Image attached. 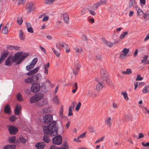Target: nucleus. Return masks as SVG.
I'll return each mask as SVG.
<instances>
[{"label":"nucleus","mask_w":149,"mask_h":149,"mask_svg":"<svg viewBox=\"0 0 149 149\" xmlns=\"http://www.w3.org/2000/svg\"><path fill=\"white\" fill-rule=\"evenodd\" d=\"M136 2L135 0H129V7L131 8L133 6L135 5Z\"/></svg>","instance_id":"26"},{"label":"nucleus","mask_w":149,"mask_h":149,"mask_svg":"<svg viewBox=\"0 0 149 149\" xmlns=\"http://www.w3.org/2000/svg\"><path fill=\"white\" fill-rule=\"evenodd\" d=\"M104 43L110 47H111L113 46V44L112 43L109 42L105 40H103V41Z\"/></svg>","instance_id":"35"},{"label":"nucleus","mask_w":149,"mask_h":149,"mask_svg":"<svg viewBox=\"0 0 149 149\" xmlns=\"http://www.w3.org/2000/svg\"><path fill=\"white\" fill-rule=\"evenodd\" d=\"M19 47L17 46H8L7 47V48L8 49L12 50V49H15L16 50H19Z\"/></svg>","instance_id":"32"},{"label":"nucleus","mask_w":149,"mask_h":149,"mask_svg":"<svg viewBox=\"0 0 149 149\" xmlns=\"http://www.w3.org/2000/svg\"><path fill=\"white\" fill-rule=\"evenodd\" d=\"M52 101L54 104H58L59 103V100L57 96H54L52 99Z\"/></svg>","instance_id":"25"},{"label":"nucleus","mask_w":149,"mask_h":149,"mask_svg":"<svg viewBox=\"0 0 149 149\" xmlns=\"http://www.w3.org/2000/svg\"><path fill=\"white\" fill-rule=\"evenodd\" d=\"M112 123L111 118L109 117H107L105 121V124L108 127H110L111 126Z\"/></svg>","instance_id":"12"},{"label":"nucleus","mask_w":149,"mask_h":149,"mask_svg":"<svg viewBox=\"0 0 149 149\" xmlns=\"http://www.w3.org/2000/svg\"><path fill=\"white\" fill-rule=\"evenodd\" d=\"M63 20L65 22L68 24L69 22V20L68 15L67 13H64L63 15Z\"/></svg>","instance_id":"20"},{"label":"nucleus","mask_w":149,"mask_h":149,"mask_svg":"<svg viewBox=\"0 0 149 149\" xmlns=\"http://www.w3.org/2000/svg\"><path fill=\"white\" fill-rule=\"evenodd\" d=\"M100 74L101 78L104 81H106L107 82L108 74L105 70L104 69H102L100 71Z\"/></svg>","instance_id":"5"},{"label":"nucleus","mask_w":149,"mask_h":149,"mask_svg":"<svg viewBox=\"0 0 149 149\" xmlns=\"http://www.w3.org/2000/svg\"><path fill=\"white\" fill-rule=\"evenodd\" d=\"M20 141L23 143H25L26 142V139L22 136H20L19 138Z\"/></svg>","instance_id":"46"},{"label":"nucleus","mask_w":149,"mask_h":149,"mask_svg":"<svg viewBox=\"0 0 149 149\" xmlns=\"http://www.w3.org/2000/svg\"><path fill=\"white\" fill-rule=\"evenodd\" d=\"M43 140L44 142L47 143H48L50 141V139H49V136L47 135H44Z\"/></svg>","instance_id":"30"},{"label":"nucleus","mask_w":149,"mask_h":149,"mask_svg":"<svg viewBox=\"0 0 149 149\" xmlns=\"http://www.w3.org/2000/svg\"><path fill=\"white\" fill-rule=\"evenodd\" d=\"M49 19V17L48 16H46L45 15L44 16V17L42 19V21L43 22H47L48 20Z\"/></svg>","instance_id":"52"},{"label":"nucleus","mask_w":149,"mask_h":149,"mask_svg":"<svg viewBox=\"0 0 149 149\" xmlns=\"http://www.w3.org/2000/svg\"><path fill=\"white\" fill-rule=\"evenodd\" d=\"M133 8H135L136 9V10L137 11L138 16L143 15L144 14V13L138 7L136 6L135 7H134Z\"/></svg>","instance_id":"14"},{"label":"nucleus","mask_w":149,"mask_h":149,"mask_svg":"<svg viewBox=\"0 0 149 149\" xmlns=\"http://www.w3.org/2000/svg\"><path fill=\"white\" fill-rule=\"evenodd\" d=\"M61 46L64 47V48H66L67 47H68L69 46L68 45L65 44V43L63 42L61 43Z\"/></svg>","instance_id":"57"},{"label":"nucleus","mask_w":149,"mask_h":149,"mask_svg":"<svg viewBox=\"0 0 149 149\" xmlns=\"http://www.w3.org/2000/svg\"><path fill=\"white\" fill-rule=\"evenodd\" d=\"M81 38L83 40L86 41L87 40L86 36L85 35H83L81 36Z\"/></svg>","instance_id":"58"},{"label":"nucleus","mask_w":149,"mask_h":149,"mask_svg":"<svg viewBox=\"0 0 149 149\" xmlns=\"http://www.w3.org/2000/svg\"><path fill=\"white\" fill-rule=\"evenodd\" d=\"M17 100L19 101H23L24 100L22 96L20 93L18 94L17 95Z\"/></svg>","instance_id":"34"},{"label":"nucleus","mask_w":149,"mask_h":149,"mask_svg":"<svg viewBox=\"0 0 149 149\" xmlns=\"http://www.w3.org/2000/svg\"><path fill=\"white\" fill-rule=\"evenodd\" d=\"M128 34L127 32H125L121 34L120 38V39H123Z\"/></svg>","instance_id":"44"},{"label":"nucleus","mask_w":149,"mask_h":149,"mask_svg":"<svg viewBox=\"0 0 149 149\" xmlns=\"http://www.w3.org/2000/svg\"><path fill=\"white\" fill-rule=\"evenodd\" d=\"M8 130L10 134H15L18 131L17 128L13 126H9L8 127Z\"/></svg>","instance_id":"6"},{"label":"nucleus","mask_w":149,"mask_h":149,"mask_svg":"<svg viewBox=\"0 0 149 149\" xmlns=\"http://www.w3.org/2000/svg\"><path fill=\"white\" fill-rule=\"evenodd\" d=\"M27 55L26 54H24L23 55H22V56H21V57L20 58V60H19L18 61H17V64H19L21 62V61L24 59L27 56Z\"/></svg>","instance_id":"36"},{"label":"nucleus","mask_w":149,"mask_h":149,"mask_svg":"<svg viewBox=\"0 0 149 149\" xmlns=\"http://www.w3.org/2000/svg\"><path fill=\"white\" fill-rule=\"evenodd\" d=\"M148 58V56L147 55H145L143 57V59L141 60V61L142 62V63L143 62H145L147 60Z\"/></svg>","instance_id":"53"},{"label":"nucleus","mask_w":149,"mask_h":149,"mask_svg":"<svg viewBox=\"0 0 149 149\" xmlns=\"http://www.w3.org/2000/svg\"><path fill=\"white\" fill-rule=\"evenodd\" d=\"M88 130L90 132H94V130L93 127L92 126H90L88 128Z\"/></svg>","instance_id":"54"},{"label":"nucleus","mask_w":149,"mask_h":149,"mask_svg":"<svg viewBox=\"0 0 149 149\" xmlns=\"http://www.w3.org/2000/svg\"><path fill=\"white\" fill-rule=\"evenodd\" d=\"M44 77H42L40 73H38V82L42 81V80L44 79Z\"/></svg>","instance_id":"41"},{"label":"nucleus","mask_w":149,"mask_h":149,"mask_svg":"<svg viewBox=\"0 0 149 149\" xmlns=\"http://www.w3.org/2000/svg\"><path fill=\"white\" fill-rule=\"evenodd\" d=\"M81 67L79 62L77 61L75 63L74 68L73 69V73L75 75H77Z\"/></svg>","instance_id":"3"},{"label":"nucleus","mask_w":149,"mask_h":149,"mask_svg":"<svg viewBox=\"0 0 149 149\" xmlns=\"http://www.w3.org/2000/svg\"><path fill=\"white\" fill-rule=\"evenodd\" d=\"M62 145L63 146L65 147V148L63 147L57 148L56 146L52 145L51 146L50 149H66V148L68 147V145L66 143L63 144Z\"/></svg>","instance_id":"13"},{"label":"nucleus","mask_w":149,"mask_h":149,"mask_svg":"<svg viewBox=\"0 0 149 149\" xmlns=\"http://www.w3.org/2000/svg\"><path fill=\"white\" fill-rule=\"evenodd\" d=\"M44 95L42 93H38V101L42 99Z\"/></svg>","instance_id":"48"},{"label":"nucleus","mask_w":149,"mask_h":149,"mask_svg":"<svg viewBox=\"0 0 149 149\" xmlns=\"http://www.w3.org/2000/svg\"><path fill=\"white\" fill-rule=\"evenodd\" d=\"M143 78L141 77L139 75H138L137 76V78L136 79V81H141L142 80Z\"/></svg>","instance_id":"62"},{"label":"nucleus","mask_w":149,"mask_h":149,"mask_svg":"<svg viewBox=\"0 0 149 149\" xmlns=\"http://www.w3.org/2000/svg\"><path fill=\"white\" fill-rule=\"evenodd\" d=\"M39 90H40L41 91H42L44 90L45 88V86L44 85V84L43 83H39Z\"/></svg>","instance_id":"27"},{"label":"nucleus","mask_w":149,"mask_h":149,"mask_svg":"<svg viewBox=\"0 0 149 149\" xmlns=\"http://www.w3.org/2000/svg\"><path fill=\"white\" fill-rule=\"evenodd\" d=\"M61 43L60 42H57L56 45V48H57V49H59L60 48H59V47L60 46H61Z\"/></svg>","instance_id":"63"},{"label":"nucleus","mask_w":149,"mask_h":149,"mask_svg":"<svg viewBox=\"0 0 149 149\" xmlns=\"http://www.w3.org/2000/svg\"><path fill=\"white\" fill-rule=\"evenodd\" d=\"M121 94L123 96L125 100H128L129 99V98L127 96V94L126 92L122 91L121 93Z\"/></svg>","instance_id":"39"},{"label":"nucleus","mask_w":149,"mask_h":149,"mask_svg":"<svg viewBox=\"0 0 149 149\" xmlns=\"http://www.w3.org/2000/svg\"><path fill=\"white\" fill-rule=\"evenodd\" d=\"M45 146V144L44 142H39L38 143V149H43Z\"/></svg>","instance_id":"24"},{"label":"nucleus","mask_w":149,"mask_h":149,"mask_svg":"<svg viewBox=\"0 0 149 149\" xmlns=\"http://www.w3.org/2000/svg\"><path fill=\"white\" fill-rule=\"evenodd\" d=\"M11 122H13L15 119V116H11L9 118Z\"/></svg>","instance_id":"59"},{"label":"nucleus","mask_w":149,"mask_h":149,"mask_svg":"<svg viewBox=\"0 0 149 149\" xmlns=\"http://www.w3.org/2000/svg\"><path fill=\"white\" fill-rule=\"evenodd\" d=\"M19 37L21 40H24L25 38V35L24 33L22 30H20L19 32Z\"/></svg>","instance_id":"29"},{"label":"nucleus","mask_w":149,"mask_h":149,"mask_svg":"<svg viewBox=\"0 0 149 149\" xmlns=\"http://www.w3.org/2000/svg\"><path fill=\"white\" fill-rule=\"evenodd\" d=\"M8 54V52L7 51L5 52L1 56L0 59V63H1V61L4 60V58L7 56Z\"/></svg>","instance_id":"22"},{"label":"nucleus","mask_w":149,"mask_h":149,"mask_svg":"<svg viewBox=\"0 0 149 149\" xmlns=\"http://www.w3.org/2000/svg\"><path fill=\"white\" fill-rule=\"evenodd\" d=\"M21 109V107L20 106L17 105L15 107V114L16 115H19V112Z\"/></svg>","instance_id":"19"},{"label":"nucleus","mask_w":149,"mask_h":149,"mask_svg":"<svg viewBox=\"0 0 149 149\" xmlns=\"http://www.w3.org/2000/svg\"><path fill=\"white\" fill-rule=\"evenodd\" d=\"M43 123H49L51 122L47 126H43L42 127L44 132L47 134H50L51 136L55 135L57 133V128L56 126V122H52L53 120L52 116L51 115H46L43 117Z\"/></svg>","instance_id":"1"},{"label":"nucleus","mask_w":149,"mask_h":149,"mask_svg":"<svg viewBox=\"0 0 149 149\" xmlns=\"http://www.w3.org/2000/svg\"><path fill=\"white\" fill-rule=\"evenodd\" d=\"M143 16L145 19L146 20H149V13L146 12L145 13H144Z\"/></svg>","instance_id":"37"},{"label":"nucleus","mask_w":149,"mask_h":149,"mask_svg":"<svg viewBox=\"0 0 149 149\" xmlns=\"http://www.w3.org/2000/svg\"><path fill=\"white\" fill-rule=\"evenodd\" d=\"M62 136L59 135L55 136L52 139V142L54 144L60 145L62 143Z\"/></svg>","instance_id":"2"},{"label":"nucleus","mask_w":149,"mask_h":149,"mask_svg":"<svg viewBox=\"0 0 149 149\" xmlns=\"http://www.w3.org/2000/svg\"><path fill=\"white\" fill-rule=\"evenodd\" d=\"M102 58V56L101 55H97L95 57V59L98 60H101Z\"/></svg>","instance_id":"55"},{"label":"nucleus","mask_w":149,"mask_h":149,"mask_svg":"<svg viewBox=\"0 0 149 149\" xmlns=\"http://www.w3.org/2000/svg\"><path fill=\"white\" fill-rule=\"evenodd\" d=\"M22 22L23 20L22 17H19L17 18V23L19 25H21Z\"/></svg>","instance_id":"42"},{"label":"nucleus","mask_w":149,"mask_h":149,"mask_svg":"<svg viewBox=\"0 0 149 149\" xmlns=\"http://www.w3.org/2000/svg\"><path fill=\"white\" fill-rule=\"evenodd\" d=\"M30 102L31 103H34L37 101V95L36 94L35 95L31 97L30 99Z\"/></svg>","instance_id":"18"},{"label":"nucleus","mask_w":149,"mask_h":149,"mask_svg":"<svg viewBox=\"0 0 149 149\" xmlns=\"http://www.w3.org/2000/svg\"><path fill=\"white\" fill-rule=\"evenodd\" d=\"M141 143L142 145L143 146H149V142H147L146 143H145L143 142H142Z\"/></svg>","instance_id":"64"},{"label":"nucleus","mask_w":149,"mask_h":149,"mask_svg":"<svg viewBox=\"0 0 149 149\" xmlns=\"http://www.w3.org/2000/svg\"><path fill=\"white\" fill-rule=\"evenodd\" d=\"M15 137L14 136L10 137L9 139V141L10 143H14L15 141Z\"/></svg>","instance_id":"45"},{"label":"nucleus","mask_w":149,"mask_h":149,"mask_svg":"<svg viewBox=\"0 0 149 149\" xmlns=\"http://www.w3.org/2000/svg\"><path fill=\"white\" fill-rule=\"evenodd\" d=\"M15 148L16 146L15 145H8L4 146L3 149H14Z\"/></svg>","instance_id":"23"},{"label":"nucleus","mask_w":149,"mask_h":149,"mask_svg":"<svg viewBox=\"0 0 149 149\" xmlns=\"http://www.w3.org/2000/svg\"><path fill=\"white\" fill-rule=\"evenodd\" d=\"M101 6L98 2L97 3L95 4H94L93 5V6L95 8H97L98 7Z\"/></svg>","instance_id":"61"},{"label":"nucleus","mask_w":149,"mask_h":149,"mask_svg":"<svg viewBox=\"0 0 149 149\" xmlns=\"http://www.w3.org/2000/svg\"><path fill=\"white\" fill-rule=\"evenodd\" d=\"M103 87V85L100 83H98L96 85V89L99 91Z\"/></svg>","instance_id":"28"},{"label":"nucleus","mask_w":149,"mask_h":149,"mask_svg":"<svg viewBox=\"0 0 149 149\" xmlns=\"http://www.w3.org/2000/svg\"><path fill=\"white\" fill-rule=\"evenodd\" d=\"M31 91L33 93H35L37 92V82L32 83L31 87Z\"/></svg>","instance_id":"10"},{"label":"nucleus","mask_w":149,"mask_h":149,"mask_svg":"<svg viewBox=\"0 0 149 149\" xmlns=\"http://www.w3.org/2000/svg\"><path fill=\"white\" fill-rule=\"evenodd\" d=\"M55 1V0H45V3L47 4L51 5Z\"/></svg>","instance_id":"43"},{"label":"nucleus","mask_w":149,"mask_h":149,"mask_svg":"<svg viewBox=\"0 0 149 149\" xmlns=\"http://www.w3.org/2000/svg\"><path fill=\"white\" fill-rule=\"evenodd\" d=\"M13 62L12 59V57L9 56L5 61V64L7 66H10Z\"/></svg>","instance_id":"16"},{"label":"nucleus","mask_w":149,"mask_h":149,"mask_svg":"<svg viewBox=\"0 0 149 149\" xmlns=\"http://www.w3.org/2000/svg\"><path fill=\"white\" fill-rule=\"evenodd\" d=\"M132 72V70L130 69H127L126 71H123L122 73L123 74H131Z\"/></svg>","instance_id":"40"},{"label":"nucleus","mask_w":149,"mask_h":149,"mask_svg":"<svg viewBox=\"0 0 149 149\" xmlns=\"http://www.w3.org/2000/svg\"><path fill=\"white\" fill-rule=\"evenodd\" d=\"M37 72V68H36L35 69L32 70L31 71L27 73H26V74L28 76L31 75L36 73Z\"/></svg>","instance_id":"21"},{"label":"nucleus","mask_w":149,"mask_h":149,"mask_svg":"<svg viewBox=\"0 0 149 149\" xmlns=\"http://www.w3.org/2000/svg\"><path fill=\"white\" fill-rule=\"evenodd\" d=\"M63 106H61L60 107L59 111V115L61 118H62L63 117Z\"/></svg>","instance_id":"38"},{"label":"nucleus","mask_w":149,"mask_h":149,"mask_svg":"<svg viewBox=\"0 0 149 149\" xmlns=\"http://www.w3.org/2000/svg\"><path fill=\"white\" fill-rule=\"evenodd\" d=\"M8 32V28L6 26H3L2 30V33L4 34H7Z\"/></svg>","instance_id":"31"},{"label":"nucleus","mask_w":149,"mask_h":149,"mask_svg":"<svg viewBox=\"0 0 149 149\" xmlns=\"http://www.w3.org/2000/svg\"><path fill=\"white\" fill-rule=\"evenodd\" d=\"M129 51V49L124 48L120 54V58L122 59L125 58L126 57L127 54L128 53Z\"/></svg>","instance_id":"7"},{"label":"nucleus","mask_w":149,"mask_h":149,"mask_svg":"<svg viewBox=\"0 0 149 149\" xmlns=\"http://www.w3.org/2000/svg\"><path fill=\"white\" fill-rule=\"evenodd\" d=\"M81 103L80 102H79L76 107L75 110L77 111H78L81 107Z\"/></svg>","instance_id":"50"},{"label":"nucleus","mask_w":149,"mask_h":149,"mask_svg":"<svg viewBox=\"0 0 149 149\" xmlns=\"http://www.w3.org/2000/svg\"><path fill=\"white\" fill-rule=\"evenodd\" d=\"M26 24L27 31L30 33H33V31L31 27V24L28 22H26Z\"/></svg>","instance_id":"15"},{"label":"nucleus","mask_w":149,"mask_h":149,"mask_svg":"<svg viewBox=\"0 0 149 149\" xmlns=\"http://www.w3.org/2000/svg\"><path fill=\"white\" fill-rule=\"evenodd\" d=\"M26 0H18V4H23L26 2Z\"/></svg>","instance_id":"56"},{"label":"nucleus","mask_w":149,"mask_h":149,"mask_svg":"<svg viewBox=\"0 0 149 149\" xmlns=\"http://www.w3.org/2000/svg\"><path fill=\"white\" fill-rule=\"evenodd\" d=\"M37 74L34 75L31 77H29L27 79H25V81L27 83H36L37 81Z\"/></svg>","instance_id":"4"},{"label":"nucleus","mask_w":149,"mask_h":149,"mask_svg":"<svg viewBox=\"0 0 149 149\" xmlns=\"http://www.w3.org/2000/svg\"><path fill=\"white\" fill-rule=\"evenodd\" d=\"M35 8V6L32 3H28L26 7L27 13L29 14L31 11L34 10Z\"/></svg>","instance_id":"8"},{"label":"nucleus","mask_w":149,"mask_h":149,"mask_svg":"<svg viewBox=\"0 0 149 149\" xmlns=\"http://www.w3.org/2000/svg\"><path fill=\"white\" fill-rule=\"evenodd\" d=\"M86 133V132H84V133H83V134H81L78 137V138H84L85 137V136Z\"/></svg>","instance_id":"60"},{"label":"nucleus","mask_w":149,"mask_h":149,"mask_svg":"<svg viewBox=\"0 0 149 149\" xmlns=\"http://www.w3.org/2000/svg\"><path fill=\"white\" fill-rule=\"evenodd\" d=\"M99 3L100 5H104L106 3L107 0H100Z\"/></svg>","instance_id":"49"},{"label":"nucleus","mask_w":149,"mask_h":149,"mask_svg":"<svg viewBox=\"0 0 149 149\" xmlns=\"http://www.w3.org/2000/svg\"><path fill=\"white\" fill-rule=\"evenodd\" d=\"M21 56V54L20 52L17 53L15 54V55L13 57H12V59L13 62H15L17 60H20V58Z\"/></svg>","instance_id":"11"},{"label":"nucleus","mask_w":149,"mask_h":149,"mask_svg":"<svg viewBox=\"0 0 149 149\" xmlns=\"http://www.w3.org/2000/svg\"><path fill=\"white\" fill-rule=\"evenodd\" d=\"M37 61V58H35L33 59L31 63L30 64V65L26 67V70L28 71L31 70L34 68V66L36 63Z\"/></svg>","instance_id":"9"},{"label":"nucleus","mask_w":149,"mask_h":149,"mask_svg":"<svg viewBox=\"0 0 149 149\" xmlns=\"http://www.w3.org/2000/svg\"><path fill=\"white\" fill-rule=\"evenodd\" d=\"M4 113L10 114L11 113V111L10 107L8 105H6L4 108Z\"/></svg>","instance_id":"17"},{"label":"nucleus","mask_w":149,"mask_h":149,"mask_svg":"<svg viewBox=\"0 0 149 149\" xmlns=\"http://www.w3.org/2000/svg\"><path fill=\"white\" fill-rule=\"evenodd\" d=\"M142 92L144 93H147L149 92V86L148 85L145 86L142 91Z\"/></svg>","instance_id":"33"},{"label":"nucleus","mask_w":149,"mask_h":149,"mask_svg":"<svg viewBox=\"0 0 149 149\" xmlns=\"http://www.w3.org/2000/svg\"><path fill=\"white\" fill-rule=\"evenodd\" d=\"M52 50L55 55L57 57H59L60 56V54L54 48H52Z\"/></svg>","instance_id":"47"},{"label":"nucleus","mask_w":149,"mask_h":149,"mask_svg":"<svg viewBox=\"0 0 149 149\" xmlns=\"http://www.w3.org/2000/svg\"><path fill=\"white\" fill-rule=\"evenodd\" d=\"M75 51L79 53H81L82 51V49L81 48L79 49L77 47H76L74 49Z\"/></svg>","instance_id":"51"}]
</instances>
